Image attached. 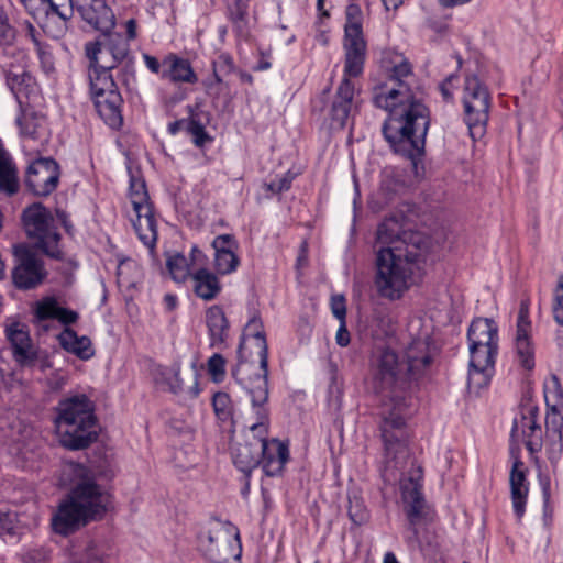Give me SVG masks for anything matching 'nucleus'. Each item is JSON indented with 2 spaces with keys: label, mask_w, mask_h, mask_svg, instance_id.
Masks as SVG:
<instances>
[{
  "label": "nucleus",
  "mask_w": 563,
  "mask_h": 563,
  "mask_svg": "<svg viewBox=\"0 0 563 563\" xmlns=\"http://www.w3.org/2000/svg\"><path fill=\"white\" fill-rule=\"evenodd\" d=\"M438 355V347L429 332L412 338L405 349L402 362L391 350H384L373 368L372 387L376 394L391 401L393 408L383 411L380 423L388 467L406 463L408 457V433L405 410L407 394L412 384L426 377Z\"/></svg>",
  "instance_id": "nucleus-1"
},
{
  "label": "nucleus",
  "mask_w": 563,
  "mask_h": 563,
  "mask_svg": "<svg viewBox=\"0 0 563 563\" xmlns=\"http://www.w3.org/2000/svg\"><path fill=\"white\" fill-rule=\"evenodd\" d=\"M383 63L388 76L373 93L374 104L388 112L382 132L395 153L417 166L416 159L424 154L430 111L413 88L411 64L397 53L386 56Z\"/></svg>",
  "instance_id": "nucleus-2"
},
{
  "label": "nucleus",
  "mask_w": 563,
  "mask_h": 563,
  "mask_svg": "<svg viewBox=\"0 0 563 563\" xmlns=\"http://www.w3.org/2000/svg\"><path fill=\"white\" fill-rule=\"evenodd\" d=\"M71 467L80 481L52 519L55 532L63 536L74 532L91 520L101 519L111 503L109 492L92 479L90 471L85 465L73 464Z\"/></svg>",
  "instance_id": "nucleus-3"
},
{
  "label": "nucleus",
  "mask_w": 563,
  "mask_h": 563,
  "mask_svg": "<svg viewBox=\"0 0 563 563\" xmlns=\"http://www.w3.org/2000/svg\"><path fill=\"white\" fill-rule=\"evenodd\" d=\"M426 251L380 247L376 254L374 286L379 297L395 301L413 284V273Z\"/></svg>",
  "instance_id": "nucleus-4"
},
{
  "label": "nucleus",
  "mask_w": 563,
  "mask_h": 563,
  "mask_svg": "<svg viewBox=\"0 0 563 563\" xmlns=\"http://www.w3.org/2000/svg\"><path fill=\"white\" fill-rule=\"evenodd\" d=\"M398 473L400 497L407 518L405 540L410 548L415 549L420 547V523L423 518V509L426 506V500L422 494L423 471L422 467L410 457L409 452L406 463H398L397 466L388 467L387 451L385 450L383 470L384 481L388 483L395 482Z\"/></svg>",
  "instance_id": "nucleus-5"
},
{
  "label": "nucleus",
  "mask_w": 563,
  "mask_h": 563,
  "mask_svg": "<svg viewBox=\"0 0 563 563\" xmlns=\"http://www.w3.org/2000/svg\"><path fill=\"white\" fill-rule=\"evenodd\" d=\"M57 410L56 429L64 448L82 450L97 440L95 407L86 395L59 401Z\"/></svg>",
  "instance_id": "nucleus-6"
},
{
  "label": "nucleus",
  "mask_w": 563,
  "mask_h": 563,
  "mask_svg": "<svg viewBox=\"0 0 563 563\" xmlns=\"http://www.w3.org/2000/svg\"><path fill=\"white\" fill-rule=\"evenodd\" d=\"M126 35L109 30L100 33L96 41L85 44V54L91 65H98L104 69H114L120 65L124 84L129 77H133V55L130 42L137 37L136 20L130 19L124 23Z\"/></svg>",
  "instance_id": "nucleus-7"
},
{
  "label": "nucleus",
  "mask_w": 563,
  "mask_h": 563,
  "mask_svg": "<svg viewBox=\"0 0 563 563\" xmlns=\"http://www.w3.org/2000/svg\"><path fill=\"white\" fill-rule=\"evenodd\" d=\"M247 330L253 332V338L258 347L260 367L263 371L255 379L254 386L249 388L252 407L256 417V422L250 427V438L252 442L268 443V346L265 334L262 330V323L258 319L252 318L247 325Z\"/></svg>",
  "instance_id": "nucleus-8"
},
{
  "label": "nucleus",
  "mask_w": 563,
  "mask_h": 563,
  "mask_svg": "<svg viewBox=\"0 0 563 563\" xmlns=\"http://www.w3.org/2000/svg\"><path fill=\"white\" fill-rule=\"evenodd\" d=\"M21 220L27 238L33 241L36 249L52 258L63 257L59 246L60 233L49 209L35 202L23 210Z\"/></svg>",
  "instance_id": "nucleus-9"
},
{
  "label": "nucleus",
  "mask_w": 563,
  "mask_h": 563,
  "mask_svg": "<svg viewBox=\"0 0 563 563\" xmlns=\"http://www.w3.org/2000/svg\"><path fill=\"white\" fill-rule=\"evenodd\" d=\"M199 549L212 563H233L239 561L242 549L239 531L231 525L217 522L199 536Z\"/></svg>",
  "instance_id": "nucleus-10"
},
{
  "label": "nucleus",
  "mask_w": 563,
  "mask_h": 563,
  "mask_svg": "<svg viewBox=\"0 0 563 563\" xmlns=\"http://www.w3.org/2000/svg\"><path fill=\"white\" fill-rule=\"evenodd\" d=\"M490 93L476 75L466 76L464 82L463 107L465 122L473 139L485 134L489 119Z\"/></svg>",
  "instance_id": "nucleus-11"
},
{
  "label": "nucleus",
  "mask_w": 563,
  "mask_h": 563,
  "mask_svg": "<svg viewBox=\"0 0 563 563\" xmlns=\"http://www.w3.org/2000/svg\"><path fill=\"white\" fill-rule=\"evenodd\" d=\"M12 283L20 290H30L40 286L46 277L41 258L25 244L15 245Z\"/></svg>",
  "instance_id": "nucleus-12"
},
{
  "label": "nucleus",
  "mask_w": 563,
  "mask_h": 563,
  "mask_svg": "<svg viewBox=\"0 0 563 563\" xmlns=\"http://www.w3.org/2000/svg\"><path fill=\"white\" fill-rule=\"evenodd\" d=\"M470 364L467 386L473 393H479L486 388L494 375L495 360L498 346H468Z\"/></svg>",
  "instance_id": "nucleus-13"
},
{
  "label": "nucleus",
  "mask_w": 563,
  "mask_h": 563,
  "mask_svg": "<svg viewBox=\"0 0 563 563\" xmlns=\"http://www.w3.org/2000/svg\"><path fill=\"white\" fill-rule=\"evenodd\" d=\"M377 243L382 247H409L411 250L427 251L426 238L415 231H404L396 218L385 219L377 229Z\"/></svg>",
  "instance_id": "nucleus-14"
},
{
  "label": "nucleus",
  "mask_w": 563,
  "mask_h": 563,
  "mask_svg": "<svg viewBox=\"0 0 563 563\" xmlns=\"http://www.w3.org/2000/svg\"><path fill=\"white\" fill-rule=\"evenodd\" d=\"M58 180V165L52 158L36 159L27 167L25 184L35 196H48L56 189Z\"/></svg>",
  "instance_id": "nucleus-15"
},
{
  "label": "nucleus",
  "mask_w": 563,
  "mask_h": 563,
  "mask_svg": "<svg viewBox=\"0 0 563 563\" xmlns=\"http://www.w3.org/2000/svg\"><path fill=\"white\" fill-rule=\"evenodd\" d=\"M530 300L522 299L516 322L515 349L518 363L527 371L534 367V349L531 343Z\"/></svg>",
  "instance_id": "nucleus-16"
},
{
  "label": "nucleus",
  "mask_w": 563,
  "mask_h": 563,
  "mask_svg": "<svg viewBox=\"0 0 563 563\" xmlns=\"http://www.w3.org/2000/svg\"><path fill=\"white\" fill-rule=\"evenodd\" d=\"M344 49V71L343 78L358 77L363 74L366 59L367 45L363 33L355 27L347 31L343 40Z\"/></svg>",
  "instance_id": "nucleus-17"
},
{
  "label": "nucleus",
  "mask_w": 563,
  "mask_h": 563,
  "mask_svg": "<svg viewBox=\"0 0 563 563\" xmlns=\"http://www.w3.org/2000/svg\"><path fill=\"white\" fill-rule=\"evenodd\" d=\"M5 334L12 346L14 361L23 367L34 366L37 360V352L32 345L25 327L20 323H13L5 329Z\"/></svg>",
  "instance_id": "nucleus-18"
},
{
  "label": "nucleus",
  "mask_w": 563,
  "mask_h": 563,
  "mask_svg": "<svg viewBox=\"0 0 563 563\" xmlns=\"http://www.w3.org/2000/svg\"><path fill=\"white\" fill-rule=\"evenodd\" d=\"M512 441L522 440L528 451L533 454L542 448V431L537 420V411L531 409L527 415L514 421L511 429Z\"/></svg>",
  "instance_id": "nucleus-19"
},
{
  "label": "nucleus",
  "mask_w": 563,
  "mask_h": 563,
  "mask_svg": "<svg viewBox=\"0 0 563 563\" xmlns=\"http://www.w3.org/2000/svg\"><path fill=\"white\" fill-rule=\"evenodd\" d=\"M81 19L100 33L115 27V15L104 0H90L89 3L77 5Z\"/></svg>",
  "instance_id": "nucleus-20"
},
{
  "label": "nucleus",
  "mask_w": 563,
  "mask_h": 563,
  "mask_svg": "<svg viewBox=\"0 0 563 563\" xmlns=\"http://www.w3.org/2000/svg\"><path fill=\"white\" fill-rule=\"evenodd\" d=\"M354 92V82L347 78H342L330 109L333 129L344 128L352 111Z\"/></svg>",
  "instance_id": "nucleus-21"
},
{
  "label": "nucleus",
  "mask_w": 563,
  "mask_h": 563,
  "mask_svg": "<svg viewBox=\"0 0 563 563\" xmlns=\"http://www.w3.org/2000/svg\"><path fill=\"white\" fill-rule=\"evenodd\" d=\"M563 408L547 407L545 439L550 462L556 463L563 452Z\"/></svg>",
  "instance_id": "nucleus-22"
},
{
  "label": "nucleus",
  "mask_w": 563,
  "mask_h": 563,
  "mask_svg": "<svg viewBox=\"0 0 563 563\" xmlns=\"http://www.w3.org/2000/svg\"><path fill=\"white\" fill-rule=\"evenodd\" d=\"M289 460L288 444L277 439H271L268 443H261V464L267 476L282 474L285 464Z\"/></svg>",
  "instance_id": "nucleus-23"
},
{
  "label": "nucleus",
  "mask_w": 563,
  "mask_h": 563,
  "mask_svg": "<svg viewBox=\"0 0 563 563\" xmlns=\"http://www.w3.org/2000/svg\"><path fill=\"white\" fill-rule=\"evenodd\" d=\"M162 67L161 77L173 84L194 85L198 81L190 62L175 53H169L163 58Z\"/></svg>",
  "instance_id": "nucleus-24"
},
{
  "label": "nucleus",
  "mask_w": 563,
  "mask_h": 563,
  "mask_svg": "<svg viewBox=\"0 0 563 563\" xmlns=\"http://www.w3.org/2000/svg\"><path fill=\"white\" fill-rule=\"evenodd\" d=\"M25 10L34 19H43L55 14L63 21L73 16V0H20Z\"/></svg>",
  "instance_id": "nucleus-25"
},
{
  "label": "nucleus",
  "mask_w": 563,
  "mask_h": 563,
  "mask_svg": "<svg viewBox=\"0 0 563 563\" xmlns=\"http://www.w3.org/2000/svg\"><path fill=\"white\" fill-rule=\"evenodd\" d=\"M98 114L111 129H119L123 123V99L118 89L100 93L93 99Z\"/></svg>",
  "instance_id": "nucleus-26"
},
{
  "label": "nucleus",
  "mask_w": 563,
  "mask_h": 563,
  "mask_svg": "<svg viewBox=\"0 0 563 563\" xmlns=\"http://www.w3.org/2000/svg\"><path fill=\"white\" fill-rule=\"evenodd\" d=\"M133 213L134 216L131 217V221L140 241L153 251L157 241L156 220L153 207L141 206L140 209L133 210Z\"/></svg>",
  "instance_id": "nucleus-27"
},
{
  "label": "nucleus",
  "mask_w": 563,
  "mask_h": 563,
  "mask_svg": "<svg viewBox=\"0 0 563 563\" xmlns=\"http://www.w3.org/2000/svg\"><path fill=\"white\" fill-rule=\"evenodd\" d=\"M468 346H498V328L494 320L477 318L472 321L467 331Z\"/></svg>",
  "instance_id": "nucleus-28"
},
{
  "label": "nucleus",
  "mask_w": 563,
  "mask_h": 563,
  "mask_svg": "<svg viewBox=\"0 0 563 563\" xmlns=\"http://www.w3.org/2000/svg\"><path fill=\"white\" fill-rule=\"evenodd\" d=\"M234 465L245 475H249L261 462V442L245 440L232 448Z\"/></svg>",
  "instance_id": "nucleus-29"
},
{
  "label": "nucleus",
  "mask_w": 563,
  "mask_h": 563,
  "mask_svg": "<svg viewBox=\"0 0 563 563\" xmlns=\"http://www.w3.org/2000/svg\"><path fill=\"white\" fill-rule=\"evenodd\" d=\"M510 489L511 500L515 514L518 518H521L525 514V507L528 496V484L526 481V473L523 470V463L519 460L514 462L510 473Z\"/></svg>",
  "instance_id": "nucleus-30"
},
{
  "label": "nucleus",
  "mask_w": 563,
  "mask_h": 563,
  "mask_svg": "<svg viewBox=\"0 0 563 563\" xmlns=\"http://www.w3.org/2000/svg\"><path fill=\"white\" fill-rule=\"evenodd\" d=\"M192 290L197 297L210 301L221 291L218 277L205 267H199L191 274Z\"/></svg>",
  "instance_id": "nucleus-31"
},
{
  "label": "nucleus",
  "mask_w": 563,
  "mask_h": 563,
  "mask_svg": "<svg viewBox=\"0 0 563 563\" xmlns=\"http://www.w3.org/2000/svg\"><path fill=\"white\" fill-rule=\"evenodd\" d=\"M58 341L64 350L75 354L80 360L87 361L95 354L90 339L85 335L78 336L71 329L66 328L58 335Z\"/></svg>",
  "instance_id": "nucleus-32"
},
{
  "label": "nucleus",
  "mask_w": 563,
  "mask_h": 563,
  "mask_svg": "<svg viewBox=\"0 0 563 563\" xmlns=\"http://www.w3.org/2000/svg\"><path fill=\"white\" fill-rule=\"evenodd\" d=\"M35 313L40 320L56 319L66 325L75 323L78 319L77 312L60 307L53 298H47L38 302Z\"/></svg>",
  "instance_id": "nucleus-33"
},
{
  "label": "nucleus",
  "mask_w": 563,
  "mask_h": 563,
  "mask_svg": "<svg viewBox=\"0 0 563 563\" xmlns=\"http://www.w3.org/2000/svg\"><path fill=\"white\" fill-rule=\"evenodd\" d=\"M188 118L186 131L192 137V142L197 147H202L206 143L211 142V136L207 133L203 119L208 120V113L191 106L187 107Z\"/></svg>",
  "instance_id": "nucleus-34"
},
{
  "label": "nucleus",
  "mask_w": 563,
  "mask_h": 563,
  "mask_svg": "<svg viewBox=\"0 0 563 563\" xmlns=\"http://www.w3.org/2000/svg\"><path fill=\"white\" fill-rule=\"evenodd\" d=\"M206 322L210 334L211 345L222 344L228 333V320L223 310L218 306H212L207 310Z\"/></svg>",
  "instance_id": "nucleus-35"
},
{
  "label": "nucleus",
  "mask_w": 563,
  "mask_h": 563,
  "mask_svg": "<svg viewBox=\"0 0 563 563\" xmlns=\"http://www.w3.org/2000/svg\"><path fill=\"white\" fill-rule=\"evenodd\" d=\"M111 70L89 63V81L92 99L97 98L100 93L106 95L107 91L118 89L110 74Z\"/></svg>",
  "instance_id": "nucleus-36"
},
{
  "label": "nucleus",
  "mask_w": 563,
  "mask_h": 563,
  "mask_svg": "<svg viewBox=\"0 0 563 563\" xmlns=\"http://www.w3.org/2000/svg\"><path fill=\"white\" fill-rule=\"evenodd\" d=\"M32 76L23 68L10 67L7 70V84L10 90L19 100V103H21V96H26L27 88L32 85Z\"/></svg>",
  "instance_id": "nucleus-37"
},
{
  "label": "nucleus",
  "mask_w": 563,
  "mask_h": 563,
  "mask_svg": "<svg viewBox=\"0 0 563 563\" xmlns=\"http://www.w3.org/2000/svg\"><path fill=\"white\" fill-rule=\"evenodd\" d=\"M167 269L176 283H184L191 277L189 260L181 253H174L167 257Z\"/></svg>",
  "instance_id": "nucleus-38"
},
{
  "label": "nucleus",
  "mask_w": 563,
  "mask_h": 563,
  "mask_svg": "<svg viewBox=\"0 0 563 563\" xmlns=\"http://www.w3.org/2000/svg\"><path fill=\"white\" fill-rule=\"evenodd\" d=\"M544 398L547 407L563 408V388L555 375L544 386Z\"/></svg>",
  "instance_id": "nucleus-39"
},
{
  "label": "nucleus",
  "mask_w": 563,
  "mask_h": 563,
  "mask_svg": "<svg viewBox=\"0 0 563 563\" xmlns=\"http://www.w3.org/2000/svg\"><path fill=\"white\" fill-rule=\"evenodd\" d=\"M347 515L355 526H362L367 522L369 515L361 497L349 496Z\"/></svg>",
  "instance_id": "nucleus-40"
},
{
  "label": "nucleus",
  "mask_w": 563,
  "mask_h": 563,
  "mask_svg": "<svg viewBox=\"0 0 563 563\" xmlns=\"http://www.w3.org/2000/svg\"><path fill=\"white\" fill-rule=\"evenodd\" d=\"M229 19L239 32H243L247 24V0H235L230 4Z\"/></svg>",
  "instance_id": "nucleus-41"
},
{
  "label": "nucleus",
  "mask_w": 563,
  "mask_h": 563,
  "mask_svg": "<svg viewBox=\"0 0 563 563\" xmlns=\"http://www.w3.org/2000/svg\"><path fill=\"white\" fill-rule=\"evenodd\" d=\"M130 200L133 210L140 209L141 206H152L143 180L134 178L131 179Z\"/></svg>",
  "instance_id": "nucleus-42"
},
{
  "label": "nucleus",
  "mask_w": 563,
  "mask_h": 563,
  "mask_svg": "<svg viewBox=\"0 0 563 563\" xmlns=\"http://www.w3.org/2000/svg\"><path fill=\"white\" fill-rule=\"evenodd\" d=\"M212 406L216 416L221 421H228L232 417L231 398L227 393H217L212 398Z\"/></svg>",
  "instance_id": "nucleus-43"
},
{
  "label": "nucleus",
  "mask_w": 563,
  "mask_h": 563,
  "mask_svg": "<svg viewBox=\"0 0 563 563\" xmlns=\"http://www.w3.org/2000/svg\"><path fill=\"white\" fill-rule=\"evenodd\" d=\"M214 265L219 274H231L239 265V257L236 256L235 251L214 254Z\"/></svg>",
  "instance_id": "nucleus-44"
},
{
  "label": "nucleus",
  "mask_w": 563,
  "mask_h": 563,
  "mask_svg": "<svg viewBox=\"0 0 563 563\" xmlns=\"http://www.w3.org/2000/svg\"><path fill=\"white\" fill-rule=\"evenodd\" d=\"M234 63L230 55L220 54L212 63V73L218 84L223 81V77L233 71Z\"/></svg>",
  "instance_id": "nucleus-45"
},
{
  "label": "nucleus",
  "mask_w": 563,
  "mask_h": 563,
  "mask_svg": "<svg viewBox=\"0 0 563 563\" xmlns=\"http://www.w3.org/2000/svg\"><path fill=\"white\" fill-rule=\"evenodd\" d=\"M16 124L20 128L21 134L35 139L38 126V119L33 112L22 111L21 115L16 118Z\"/></svg>",
  "instance_id": "nucleus-46"
},
{
  "label": "nucleus",
  "mask_w": 563,
  "mask_h": 563,
  "mask_svg": "<svg viewBox=\"0 0 563 563\" xmlns=\"http://www.w3.org/2000/svg\"><path fill=\"white\" fill-rule=\"evenodd\" d=\"M161 382L165 385L166 389L173 394H178L183 390V382L179 376L178 366H173L162 371Z\"/></svg>",
  "instance_id": "nucleus-47"
},
{
  "label": "nucleus",
  "mask_w": 563,
  "mask_h": 563,
  "mask_svg": "<svg viewBox=\"0 0 563 563\" xmlns=\"http://www.w3.org/2000/svg\"><path fill=\"white\" fill-rule=\"evenodd\" d=\"M552 312L555 322L563 325V275L560 276L558 285L553 291Z\"/></svg>",
  "instance_id": "nucleus-48"
},
{
  "label": "nucleus",
  "mask_w": 563,
  "mask_h": 563,
  "mask_svg": "<svg viewBox=\"0 0 563 563\" xmlns=\"http://www.w3.org/2000/svg\"><path fill=\"white\" fill-rule=\"evenodd\" d=\"M355 27L360 33L362 30V10L357 4H349L346 8V23L344 27V35H347V31Z\"/></svg>",
  "instance_id": "nucleus-49"
},
{
  "label": "nucleus",
  "mask_w": 563,
  "mask_h": 563,
  "mask_svg": "<svg viewBox=\"0 0 563 563\" xmlns=\"http://www.w3.org/2000/svg\"><path fill=\"white\" fill-rule=\"evenodd\" d=\"M225 361L220 354L212 355L208 361V372L213 380L220 382L224 376Z\"/></svg>",
  "instance_id": "nucleus-50"
},
{
  "label": "nucleus",
  "mask_w": 563,
  "mask_h": 563,
  "mask_svg": "<svg viewBox=\"0 0 563 563\" xmlns=\"http://www.w3.org/2000/svg\"><path fill=\"white\" fill-rule=\"evenodd\" d=\"M212 246L214 249V254H220L222 252L235 251L238 247L236 241L230 234L218 235L213 242Z\"/></svg>",
  "instance_id": "nucleus-51"
},
{
  "label": "nucleus",
  "mask_w": 563,
  "mask_h": 563,
  "mask_svg": "<svg viewBox=\"0 0 563 563\" xmlns=\"http://www.w3.org/2000/svg\"><path fill=\"white\" fill-rule=\"evenodd\" d=\"M14 37V29L9 24L4 13L0 11V45L12 44Z\"/></svg>",
  "instance_id": "nucleus-52"
},
{
  "label": "nucleus",
  "mask_w": 563,
  "mask_h": 563,
  "mask_svg": "<svg viewBox=\"0 0 563 563\" xmlns=\"http://www.w3.org/2000/svg\"><path fill=\"white\" fill-rule=\"evenodd\" d=\"M331 310L333 316L339 321H345L346 318V305L343 295H335L331 298Z\"/></svg>",
  "instance_id": "nucleus-53"
},
{
  "label": "nucleus",
  "mask_w": 563,
  "mask_h": 563,
  "mask_svg": "<svg viewBox=\"0 0 563 563\" xmlns=\"http://www.w3.org/2000/svg\"><path fill=\"white\" fill-rule=\"evenodd\" d=\"M16 523V515L13 511L0 510V532L13 533Z\"/></svg>",
  "instance_id": "nucleus-54"
},
{
  "label": "nucleus",
  "mask_w": 563,
  "mask_h": 563,
  "mask_svg": "<svg viewBox=\"0 0 563 563\" xmlns=\"http://www.w3.org/2000/svg\"><path fill=\"white\" fill-rule=\"evenodd\" d=\"M266 188L273 195L280 194L290 188V180L287 177H282L267 184Z\"/></svg>",
  "instance_id": "nucleus-55"
},
{
  "label": "nucleus",
  "mask_w": 563,
  "mask_h": 563,
  "mask_svg": "<svg viewBox=\"0 0 563 563\" xmlns=\"http://www.w3.org/2000/svg\"><path fill=\"white\" fill-rule=\"evenodd\" d=\"M336 344L340 346H347L350 343V333L346 329L345 321H340V327L335 335Z\"/></svg>",
  "instance_id": "nucleus-56"
},
{
  "label": "nucleus",
  "mask_w": 563,
  "mask_h": 563,
  "mask_svg": "<svg viewBox=\"0 0 563 563\" xmlns=\"http://www.w3.org/2000/svg\"><path fill=\"white\" fill-rule=\"evenodd\" d=\"M142 57L150 71H152L153 74L162 73V62H159L155 56H152L150 54H143Z\"/></svg>",
  "instance_id": "nucleus-57"
},
{
  "label": "nucleus",
  "mask_w": 563,
  "mask_h": 563,
  "mask_svg": "<svg viewBox=\"0 0 563 563\" xmlns=\"http://www.w3.org/2000/svg\"><path fill=\"white\" fill-rule=\"evenodd\" d=\"M205 260L206 256L203 255V253L197 246H192L190 251V266H198V268L202 267L205 264Z\"/></svg>",
  "instance_id": "nucleus-58"
},
{
  "label": "nucleus",
  "mask_w": 563,
  "mask_h": 563,
  "mask_svg": "<svg viewBox=\"0 0 563 563\" xmlns=\"http://www.w3.org/2000/svg\"><path fill=\"white\" fill-rule=\"evenodd\" d=\"M186 123H187V118L186 119L176 120V121H174V122L168 124V132L172 135H176L179 131L186 130Z\"/></svg>",
  "instance_id": "nucleus-59"
},
{
  "label": "nucleus",
  "mask_w": 563,
  "mask_h": 563,
  "mask_svg": "<svg viewBox=\"0 0 563 563\" xmlns=\"http://www.w3.org/2000/svg\"><path fill=\"white\" fill-rule=\"evenodd\" d=\"M471 1L472 0H438V3L444 9H450V8H454L457 5H463Z\"/></svg>",
  "instance_id": "nucleus-60"
},
{
  "label": "nucleus",
  "mask_w": 563,
  "mask_h": 563,
  "mask_svg": "<svg viewBox=\"0 0 563 563\" xmlns=\"http://www.w3.org/2000/svg\"><path fill=\"white\" fill-rule=\"evenodd\" d=\"M177 297L172 294H166L164 296V303L168 311H173L177 307Z\"/></svg>",
  "instance_id": "nucleus-61"
},
{
  "label": "nucleus",
  "mask_w": 563,
  "mask_h": 563,
  "mask_svg": "<svg viewBox=\"0 0 563 563\" xmlns=\"http://www.w3.org/2000/svg\"><path fill=\"white\" fill-rule=\"evenodd\" d=\"M386 10H397L405 0H382Z\"/></svg>",
  "instance_id": "nucleus-62"
},
{
  "label": "nucleus",
  "mask_w": 563,
  "mask_h": 563,
  "mask_svg": "<svg viewBox=\"0 0 563 563\" xmlns=\"http://www.w3.org/2000/svg\"><path fill=\"white\" fill-rule=\"evenodd\" d=\"M440 90H441V93L444 98V100L449 101L452 99V92L450 91V89L448 88L446 86V82H443L441 86H440Z\"/></svg>",
  "instance_id": "nucleus-63"
},
{
  "label": "nucleus",
  "mask_w": 563,
  "mask_h": 563,
  "mask_svg": "<svg viewBox=\"0 0 563 563\" xmlns=\"http://www.w3.org/2000/svg\"><path fill=\"white\" fill-rule=\"evenodd\" d=\"M383 563H399L393 552H387L384 556Z\"/></svg>",
  "instance_id": "nucleus-64"
}]
</instances>
